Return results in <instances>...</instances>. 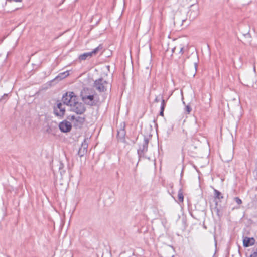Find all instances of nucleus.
Listing matches in <instances>:
<instances>
[{
  "mask_svg": "<svg viewBox=\"0 0 257 257\" xmlns=\"http://www.w3.org/2000/svg\"><path fill=\"white\" fill-rule=\"evenodd\" d=\"M77 99L78 98L74 92H69L66 93L64 95H63L62 98V101L63 104H65L71 107L73 104V102Z\"/></svg>",
  "mask_w": 257,
  "mask_h": 257,
  "instance_id": "obj_1",
  "label": "nucleus"
},
{
  "mask_svg": "<svg viewBox=\"0 0 257 257\" xmlns=\"http://www.w3.org/2000/svg\"><path fill=\"white\" fill-rule=\"evenodd\" d=\"M71 110L77 114H82L86 111L85 105L82 102H79L77 100L73 102L71 106Z\"/></svg>",
  "mask_w": 257,
  "mask_h": 257,
  "instance_id": "obj_2",
  "label": "nucleus"
},
{
  "mask_svg": "<svg viewBox=\"0 0 257 257\" xmlns=\"http://www.w3.org/2000/svg\"><path fill=\"white\" fill-rule=\"evenodd\" d=\"M108 83L103 78H99L96 80L94 83V87L99 92H105L107 90Z\"/></svg>",
  "mask_w": 257,
  "mask_h": 257,
  "instance_id": "obj_3",
  "label": "nucleus"
},
{
  "mask_svg": "<svg viewBox=\"0 0 257 257\" xmlns=\"http://www.w3.org/2000/svg\"><path fill=\"white\" fill-rule=\"evenodd\" d=\"M149 142V138L145 136L143 143L139 145V147L137 150V154L139 158L144 157L145 154L148 151Z\"/></svg>",
  "mask_w": 257,
  "mask_h": 257,
  "instance_id": "obj_4",
  "label": "nucleus"
},
{
  "mask_svg": "<svg viewBox=\"0 0 257 257\" xmlns=\"http://www.w3.org/2000/svg\"><path fill=\"white\" fill-rule=\"evenodd\" d=\"M103 48L102 45H99L91 52L84 53L79 55V59L81 61L85 60L91 58L93 56L96 55L99 51Z\"/></svg>",
  "mask_w": 257,
  "mask_h": 257,
  "instance_id": "obj_5",
  "label": "nucleus"
},
{
  "mask_svg": "<svg viewBox=\"0 0 257 257\" xmlns=\"http://www.w3.org/2000/svg\"><path fill=\"white\" fill-rule=\"evenodd\" d=\"M53 111L56 116L62 118L65 114V108L62 103L57 101V105L54 107Z\"/></svg>",
  "mask_w": 257,
  "mask_h": 257,
  "instance_id": "obj_6",
  "label": "nucleus"
},
{
  "mask_svg": "<svg viewBox=\"0 0 257 257\" xmlns=\"http://www.w3.org/2000/svg\"><path fill=\"white\" fill-rule=\"evenodd\" d=\"M199 15V9L197 6L192 5L188 12V16L190 21L194 20Z\"/></svg>",
  "mask_w": 257,
  "mask_h": 257,
  "instance_id": "obj_7",
  "label": "nucleus"
},
{
  "mask_svg": "<svg viewBox=\"0 0 257 257\" xmlns=\"http://www.w3.org/2000/svg\"><path fill=\"white\" fill-rule=\"evenodd\" d=\"M82 99L83 101L87 105L90 106H94L96 104V102L94 100L93 95H84L81 94Z\"/></svg>",
  "mask_w": 257,
  "mask_h": 257,
  "instance_id": "obj_8",
  "label": "nucleus"
},
{
  "mask_svg": "<svg viewBox=\"0 0 257 257\" xmlns=\"http://www.w3.org/2000/svg\"><path fill=\"white\" fill-rule=\"evenodd\" d=\"M59 127L61 132L67 133L71 131L72 125L69 122L65 120L59 123Z\"/></svg>",
  "mask_w": 257,
  "mask_h": 257,
  "instance_id": "obj_9",
  "label": "nucleus"
},
{
  "mask_svg": "<svg viewBox=\"0 0 257 257\" xmlns=\"http://www.w3.org/2000/svg\"><path fill=\"white\" fill-rule=\"evenodd\" d=\"M88 143L86 139H85L82 143L81 146L80 147L78 151V155L80 157H83L87 152Z\"/></svg>",
  "mask_w": 257,
  "mask_h": 257,
  "instance_id": "obj_10",
  "label": "nucleus"
},
{
  "mask_svg": "<svg viewBox=\"0 0 257 257\" xmlns=\"http://www.w3.org/2000/svg\"><path fill=\"white\" fill-rule=\"evenodd\" d=\"M126 132L125 131V124L121 125V128L117 131V138L121 142H124L125 141V136Z\"/></svg>",
  "mask_w": 257,
  "mask_h": 257,
  "instance_id": "obj_11",
  "label": "nucleus"
},
{
  "mask_svg": "<svg viewBox=\"0 0 257 257\" xmlns=\"http://www.w3.org/2000/svg\"><path fill=\"white\" fill-rule=\"evenodd\" d=\"M255 240L253 237H245L243 240L244 247H247L255 244Z\"/></svg>",
  "mask_w": 257,
  "mask_h": 257,
  "instance_id": "obj_12",
  "label": "nucleus"
},
{
  "mask_svg": "<svg viewBox=\"0 0 257 257\" xmlns=\"http://www.w3.org/2000/svg\"><path fill=\"white\" fill-rule=\"evenodd\" d=\"M180 184L181 186L178 191V197L179 202H183L184 201V196L183 193V185L182 184L181 180L180 181Z\"/></svg>",
  "mask_w": 257,
  "mask_h": 257,
  "instance_id": "obj_13",
  "label": "nucleus"
},
{
  "mask_svg": "<svg viewBox=\"0 0 257 257\" xmlns=\"http://www.w3.org/2000/svg\"><path fill=\"white\" fill-rule=\"evenodd\" d=\"M214 198L216 199L220 200L224 198V196L221 193L215 189H214Z\"/></svg>",
  "mask_w": 257,
  "mask_h": 257,
  "instance_id": "obj_14",
  "label": "nucleus"
},
{
  "mask_svg": "<svg viewBox=\"0 0 257 257\" xmlns=\"http://www.w3.org/2000/svg\"><path fill=\"white\" fill-rule=\"evenodd\" d=\"M85 121V118L81 116H77L76 118L75 125H82Z\"/></svg>",
  "mask_w": 257,
  "mask_h": 257,
  "instance_id": "obj_15",
  "label": "nucleus"
},
{
  "mask_svg": "<svg viewBox=\"0 0 257 257\" xmlns=\"http://www.w3.org/2000/svg\"><path fill=\"white\" fill-rule=\"evenodd\" d=\"M180 15H181L180 12H177L176 13V14L175 15L174 19L176 20V22H179V21H181L183 24V22H184L186 21V19H185V18L180 19L179 16Z\"/></svg>",
  "mask_w": 257,
  "mask_h": 257,
  "instance_id": "obj_16",
  "label": "nucleus"
},
{
  "mask_svg": "<svg viewBox=\"0 0 257 257\" xmlns=\"http://www.w3.org/2000/svg\"><path fill=\"white\" fill-rule=\"evenodd\" d=\"M64 164L62 163L61 162H60L59 170L60 173L61 175H63L65 172V171L64 170Z\"/></svg>",
  "mask_w": 257,
  "mask_h": 257,
  "instance_id": "obj_17",
  "label": "nucleus"
},
{
  "mask_svg": "<svg viewBox=\"0 0 257 257\" xmlns=\"http://www.w3.org/2000/svg\"><path fill=\"white\" fill-rule=\"evenodd\" d=\"M69 71H66L64 72L60 73L59 74V75L57 76V77H60L61 79H63V78L66 77L67 76H68L69 75Z\"/></svg>",
  "mask_w": 257,
  "mask_h": 257,
  "instance_id": "obj_18",
  "label": "nucleus"
},
{
  "mask_svg": "<svg viewBox=\"0 0 257 257\" xmlns=\"http://www.w3.org/2000/svg\"><path fill=\"white\" fill-rule=\"evenodd\" d=\"M161 99H162V100H161L160 109H165V108L166 107V101H165L164 99H163L162 97H161Z\"/></svg>",
  "mask_w": 257,
  "mask_h": 257,
  "instance_id": "obj_19",
  "label": "nucleus"
},
{
  "mask_svg": "<svg viewBox=\"0 0 257 257\" xmlns=\"http://www.w3.org/2000/svg\"><path fill=\"white\" fill-rule=\"evenodd\" d=\"M234 200L237 204L240 205L242 203L241 200L238 197H236L234 198Z\"/></svg>",
  "mask_w": 257,
  "mask_h": 257,
  "instance_id": "obj_20",
  "label": "nucleus"
},
{
  "mask_svg": "<svg viewBox=\"0 0 257 257\" xmlns=\"http://www.w3.org/2000/svg\"><path fill=\"white\" fill-rule=\"evenodd\" d=\"M76 117H75L74 115H69L67 118L70 120V121H74V120H76Z\"/></svg>",
  "mask_w": 257,
  "mask_h": 257,
  "instance_id": "obj_21",
  "label": "nucleus"
},
{
  "mask_svg": "<svg viewBox=\"0 0 257 257\" xmlns=\"http://www.w3.org/2000/svg\"><path fill=\"white\" fill-rule=\"evenodd\" d=\"M191 110H192L191 108L189 105H187L185 107V111L187 112L188 114L190 113Z\"/></svg>",
  "mask_w": 257,
  "mask_h": 257,
  "instance_id": "obj_22",
  "label": "nucleus"
},
{
  "mask_svg": "<svg viewBox=\"0 0 257 257\" xmlns=\"http://www.w3.org/2000/svg\"><path fill=\"white\" fill-rule=\"evenodd\" d=\"M180 51H179V53H180L181 54H183L184 52V48L183 46H180Z\"/></svg>",
  "mask_w": 257,
  "mask_h": 257,
  "instance_id": "obj_23",
  "label": "nucleus"
},
{
  "mask_svg": "<svg viewBox=\"0 0 257 257\" xmlns=\"http://www.w3.org/2000/svg\"><path fill=\"white\" fill-rule=\"evenodd\" d=\"M194 64V68H195V73L193 75V76H194L195 74H196V72H197L198 64H197V62H195Z\"/></svg>",
  "mask_w": 257,
  "mask_h": 257,
  "instance_id": "obj_24",
  "label": "nucleus"
},
{
  "mask_svg": "<svg viewBox=\"0 0 257 257\" xmlns=\"http://www.w3.org/2000/svg\"><path fill=\"white\" fill-rule=\"evenodd\" d=\"M250 257H257V249L250 255Z\"/></svg>",
  "mask_w": 257,
  "mask_h": 257,
  "instance_id": "obj_25",
  "label": "nucleus"
},
{
  "mask_svg": "<svg viewBox=\"0 0 257 257\" xmlns=\"http://www.w3.org/2000/svg\"><path fill=\"white\" fill-rule=\"evenodd\" d=\"M164 109H160V116H164Z\"/></svg>",
  "mask_w": 257,
  "mask_h": 257,
  "instance_id": "obj_26",
  "label": "nucleus"
},
{
  "mask_svg": "<svg viewBox=\"0 0 257 257\" xmlns=\"http://www.w3.org/2000/svg\"><path fill=\"white\" fill-rule=\"evenodd\" d=\"M159 101H160V99L159 98V96H156L154 100V102L156 103H158L159 102Z\"/></svg>",
  "mask_w": 257,
  "mask_h": 257,
  "instance_id": "obj_27",
  "label": "nucleus"
},
{
  "mask_svg": "<svg viewBox=\"0 0 257 257\" xmlns=\"http://www.w3.org/2000/svg\"><path fill=\"white\" fill-rule=\"evenodd\" d=\"M8 96L7 94H4V95L2 97V98L0 99V101H1L2 99H4L5 97H7Z\"/></svg>",
  "mask_w": 257,
  "mask_h": 257,
  "instance_id": "obj_28",
  "label": "nucleus"
},
{
  "mask_svg": "<svg viewBox=\"0 0 257 257\" xmlns=\"http://www.w3.org/2000/svg\"><path fill=\"white\" fill-rule=\"evenodd\" d=\"M243 35L245 36H250V34L249 33V31H248L247 32H246V33L245 34H243Z\"/></svg>",
  "mask_w": 257,
  "mask_h": 257,
  "instance_id": "obj_29",
  "label": "nucleus"
},
{
  "mask_svg": "<svg viewBox=\"0 0 257 257\" xmlns=\"http://www.w3.org/2000/svg\"><path fill=\"white\" fill-rule=\"evenodd\" d=\"M177 48V47H175L174 48H173L172 50V51L173 53H174L175 52V50H176V49Z\"/></svg>",
  "mask_w": 257,
  "mask_h": 257,
  "instance_id": "obj_30",
  "label": "nucleus"
},
{
  "mask_svg": "<svg viewBox=\"0 0 257 257\" xmlns=\"http://www.w3.org/2000/svg\"><path fill=\"white\" fill-rule=\"evenodd\" d=\"M65 0H63L62 3H63Z\"/></svg>",
  "mask_w": 257,
  "mask_h": 257,
  "instance_id": "obj_31",
  "label": "nucleus"
},
{
  "mask_svg": "<svg viewBox=\"0 0 257 257\" xmlns=\"http://www.w3.org/2000/svg\"><path fill=\"white\" fill-rule=\"evenodd\" d=\"M217 204H218V202H216V206L217 205Z\"/></svg>",
  "mask_w": 257,
  "mask_h": 257,
  "instance_id": "obj_32",
  "label": "nucleus"
},
{
  "mask_svg": "<svg viewBox=\"0 0 257 257\" xmlns=\"http://www.w3.org/2000/svg\"><path fill=\"white\" fill-rule=\"evenodd\" d=\"M172 257H174V255H173V256H172Z\"/></svg>",
  "mask_w": 257,
  "mask_h": 257,
  "instance_id": "obj_33",
  "label": "nucleus"
}]
</instances>
